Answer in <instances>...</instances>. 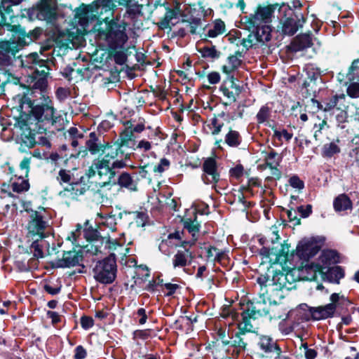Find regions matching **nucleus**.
Returning <instances> with one entry per match:
<instances>
[{
	"label": "nucleus",
	"mask_w": 359,
	"mask_h": 359,
	"mask_svg": "<svg viewBox=\"0 0 359 359\" xmlns=\"http://www.w3.org/2000/svg\"><path fill=\"white\" fill-rule=\"evenodd\" d=\"M26 74L24 75L27 88L32 90V95L40 90L41 93L48 87L47 77L49 67L46 60L39 59L37 53L20 56L15 61Z\"/></svg>",
	"instance_id": "1"
},
{
	"label": "nucleus",
	"mask_w": 359,
	"mask_h": 359,
	"mask_svg": "<svg viewBox=\"0 0 359 359\" xmlns=\"http://www.w3.org/2000/svg\"><path fill=\"white\" fill-rule=\"evenodd\" d=\"M278 4L267 6H259L254 15L245 16L241 22L245 28L252 31L258 43L262 44L271 39V27L269 25Z\"/></svg>",
	"instance_id": "2"
},
{
	"label": "nucleus",
	"mask_w": 359,
	"mask_h": 359,
	"mask_svg": "<svg viewBox=\"0 0 359 359\" xmlns=\"http://www.w3.org/2000/svg\"><path fill=\"white\" fill-rule=\"evenodd\" d=\"M27 239L47 238L52 234V225L49 215L43 208L29 212L25 226Z\"/></svg>",
	"instance_id": "3"
},
{
	"label": "nucleus",
	"mask_w": 359,
	"mask_h": 359,
	"mask_svg": "<svg viewBox=\"0 0 359 359\" xmlns=\"http://www.w3.org/2000/svg\"><path fill=\"white\" fill-rule=\"evenodd\" d=\"M46 90L43 93L40 90L35 92V93L39 95V99L43 100L44 103L34 106L31 111L32 117L38 126V131L40 133L53 126L56 123L57 119V117L54 116L55 110L51 100L46 94Z\"/></svg>",
	"instance_id": "4"
},
{
	"label": "nucleus",
	"mask_w": 359,
	"mask_h": 359,
	"mask_svg": "<svg viewBox=\"0 0 359 359\" xmlns=\"http://www.w3.org/2000/svg\"><path fill=\"white\" fill-rule=\"evenodd\" d=\"M339 256L334 250H324L320 253L316 262L306 264L301 270V274L304 279L312 280L316 278L317 273L331 268L332 265L338 263Z\"/></svg>",
	"instance_id": "5"
},
{
	"label": "nucleus",
	"mask_w": 359,
	"mask_h": 359,
	"mask_svg": "<svg viewBox=\"0 0 359 359\" xmlns=\"http://www.w3.org/2000/svg\"><path fill=\"white\" fill-rule=\"evenodd\" d=\"M271 243L272 246H263L259 254L263 258L269 259V262L273 264L285 262L290 252V245L287 243H279L280 236L276 226L271 229Z\"/></svg>",
	"instance_id": "6"
},
{
	"label": "nucleus",
	"mask_w": 359,
	"mask_h": 359,
	"mask_svg": "<svg viewBox=\"0 0 359 359\" xmlns=\"http://www.w3.org/2000/svg\"><path fill=\"white\" fill-rule=\"evenodd\" d=\"M112 255L98 262L93 269L95 279L101 283L110 284L116 278V263Z\"/></svg>",
	"instance_id": "7"
},
{
	"label": "nucleus",
	"mask_w": 359,
	"mask_h": 359,
	"mask_svg": "<svg viewBox=\"0 0 359 359\" xmlns=\"http://www.w3.org/2000/svg\"><path fill=\"white\" fill-rule=\"evenodd\" d=\"M132 140V133L128 130L121 133L119 138L113 144L105 143V155L102 157L111 162V160L118 158H130V154L125 151L129 142Z\"/></svg>",
	"instance_id": "8"
},
{
	"label": "nucleus",
	"mask_w": 359,
	"mask_h": 359,
	"mask_svg": "<svg viewBox=\"0 0 359 359\" xmlns=\"http://www.w3.org/2000/svg\"><path fill=\"white\" fill-rule=\"evenodd\" d=\"M97 174L102 182V186L108 185L115 177V171H111V162L102 158L95 159L86 171V175L92 177Z\"/></svg>",
	"instance_id": "9"
},
{
	"label": "nucleus",
	"mask_w": 359,
	"mask_h": 359,
	"mask_svg": "<svg viewBox=\"0 0 359 359\" xmlns=\"http://www.w3.org/2000/svg\"><path fill=\"white\" fill-rule=\"evenodd\" d=\"M32 14L36 15V18L40 20H45L47 24L53 27L55 29H57L56 20L58 15L57 13V7L54 4L47 0H42L41 2L33 8Z\"/></svg>",
	"instance_id": "10"
},
{
	"label": "nucleus",
	"mask_w": 359,
	"mask_h": 359,
	"mask_svg": "<svg viewBox=\"0 0 359 359\" xmlns=\"http://www.w3.org/2000/svg\"><path fill=\"white\" fill-rule=\"evenodd\" d=\"M203 174L201 179L206 184H211L216 190L217 183L220 180V174L217 163L214 158L209 157L204 160L202 165Z\"/></svg>",
	"instance_id": "11"
},
{
	"label": "nucleus",
	"mask_w": 359,
	"mask_h": 359,
	"mask_svg": "<svg viewBox=\"0 0 359 359\" xmlns=\"http://www.w3.org/2000/svg\"><path fill=\"white\" fill-rule=\"evenodd\" d=\"M346 97L344 94H335L324 98L321 102L311 99V102L318 109L325 112H334L338 108L341 107L346 102Z\"/></svg>",
	"instance_id": "12"
},
{
	"label": "nucleus",
	"mask_w": 359,
	"mask_h": 359,
	"mask_svg": "<svg viewBox=\"0 0 359 359\" xmlns=\"http://www.w3.org/2000/svg\"><path fill=\"white\" fill-rule=\"evenodd\" d=\"M128 39L125 28L121 25L111 27L105 38L109 48L111 50L123 48Z\"/></svg>",
	"instance_id": "13"
},
{
	"label": "nucleus",
	"mask_w": 359,
	"mask_h": 359,
	"mask_svg": "<svg viewBox=\"0 0 359 359\" xmlns=\"http://www.w3.org/2000/svg\"><path fill=\"white\" fill-rule=\"evenodd\" d=\"M308 309L309 315L315 320H319L332 317L335 312L336 306L334 304H327L323 306L308 307L306 304L300 306V309Z\"/></svg>",
	"instance_id": "14"
},
{
	"label": "nucleus",
	"mask_w": 359,
	"mask_h": 359,
	"mask_svg": "<svg viewBox=\"0 0 359 359\" xmlns=\"http://www.w3.org/2000/svg\"><path fill=\"white\" fill-rule=\"evenodd\" d=\"M83 260V255L81 251H67L63 253L61 259L55 261V266L59 268H69L80 265Z\"/></svg>",
	"instance_id": "15"
},
{
	"label": "nucleus",
	"mask_w": 359,
	"mask_h": 359,
	"mask_svg": "<svg viewBox=\"0 0 359 359\" xmlns=\"http://www.w3.org/2000/svg\"><path fill=\"white\" fill-rule=\"evenodd\" d=\"M319 251V247L316 243L303 240L299 243L297 247V255L300 259L308 260L315 256Z\"/></svg>",
	"instance_id": "16"
},
{
	"label": "nucleus",
	"mask_w": 359,
	"mask_h": 359,
	"mask_svg": "<svg viewBox=\"0 0 359 359\" xmlns=\"http://www.w3.org/2000/svg\"><path fill=\"white\" fill-rule=\"evenodd\" d=\"M268 306L263 294L259 296V299H256L253 302L248 303L246 309L249 311L252 319H257L259 317L267 316Z\"/></svg>",
	"instance_id": "17"
},
{
	"label": "nucleus",
	"mask_w": 359,
	"mask_h": 359,
	"mask_svg": "<svg viewBox=\"0 0 359 359\" xmlns=\"http://www.w3.org/2000/svg\"><path fill=\"white\" fill-rule=\"evenodd\" d=\"M18 60L15 58V50L12 48V44L8 41L0 43V66L8 67Z\"/></svg>",
	"instance_id": "18"
},
{
	"label": "nucleus",
	"mask_w": 359,
	"mask_h": 359,
	"mask_svg": "<svg viewBox=\"0 0 359 359\" xmlns=\"http://www.w3.org/2000/svg\"><path fill=\"white\" fill-rule=\"evenodd\" d=\"M196 219L197 217L195 215L193 219H186L184 220V228L191 234L192 239L189 241H182L181 245L183 248H185V245H189V246L194 245L197 240L198 233L200 229V224L198 222Z\"/></svg>",
	"instance_id": "19"
},
{
	"label": "nucleus",
	"mask_w": 359,
	"mask_h": 359,
	"mask_svg": "<svg viewBox=\"0 0 359 359\" xmlns=\"http://www.w3.org/2000/svg\"><path fill=\"white\" fill-rule=\"evenodd\" d=\"M139 179L136 173L133 175L123 172L118 177L117 184L122 188H126L131 191H137Z\"/></svg>",
	"instance_id": "20"
},
{
	"label": "nucleus",
	"mask_w": 359,
	"mask_h": 359,
	"mask_svg": "<svg viewBox=\"0 0 359 359\" xmlns=\"http://www.w3.org/2000/svg\"><path fill=\"white\" fill-rule=\"evenodd\" d=\"M188 245H185L184 250H179L173 256L172 265L174 268H184L191 263L193 259L192 252L187 248Z\"/></svg>",
	"instance_id": "21"
},
{
	"label": "nucleus",
	"mask_w": 359,
	"mask_h": 359,
	"mask_svg": "<svg viewBox=\"0 0 359 359\" xmlns=\"http://www.w3.org/2000/svg\"><path fill=\"white\" fill-rule=\"evenodd\" d=\"M225 122H229V115L228 114L222 111L215 115L214 117L210 120V124L208 125L212 135H219L221 133Z\"/></svg>",
	"instance_id": "22"
},
{
	"label": "nucleus",
	"mask_w": 359,
	"mask_h": 359,
	"mask_svg": "<svg viewBox=\"0 0 359 359\" xmlns=\"http://www.w3.org/2000/svg\"><path fill=\"white\" fill-rule=\"evenodd\" d=\"M86 150H88L91 154L95 155L100 151L104 152L106 150L105 143H101L98 135L92 132L89 134L88 140L86 141Z\"/></svg>",
	"instance_id": "23"
},
{
	"label": "nucleus",
	"mask_w": 359,
	"mask_h": 359,
	"mask_svg": "<svg viewBox=\"0 0 359 359\" xmlns=\"http://www.w3.org/2000/svg\"><path fill=\"white\" fill-rule=\"evenodd\" d=\"M117 218L116 215H103L102 213H98L96 222L100 229H109L111 231L116 230Z\"/></svg>",
	"instance_id": "24"
},
{
	"label": "nucleus",
	"mask_w": 359,
	"mask_h": 359,
	"mask_svg": "<svg viewBox=\"0 0 359 359\" xmlns=\"http://www.w3.org/2000/svg\"><path fill=\"white\" fill-rule=\"evenodd\" d=\"M87 189L84 184L79 182H74L68 188L60 192V195L71 199H76L79 196L84 194Z\"/></svg>",
	"instance_id": "25"
},
{
	"label": "nucleus",
	"mask_w": 359,
	"mask_h": 359,
	"mask_svg": "<svg viewBox=\"0 0 359 359\" xmlns=\"http://www.w3.org/2000/svg\"><path fill=\"white\" fill-rule=\"evenodd\" d=\"M258 346L264 353H271L280 351V346L276 341L269 336L262 335L259 338Z\"/></svg>",
	"instance_id": "26"
},
{
	"label": "nucleus",
	"mask_w": 359,
	"mask_h": 359,
	"mask_svg": "<svg viewBox=\"0 0 359 359\" xmlns=\"http://www.w3.org/2000/svg\"><path fill=\"white\" fill-rule=\"evenodd\" d=\"M243 55L238 51L228 57L227 64L222 67V71L227 75L232 74L241 65Z\"/></svg>",
	"instance_id": "27"
},
{
	"label": "nucleus",
	"mask_w": 359,
	"mask_h": 359,
	"mask_svg": "<svg viewBox=\"0 0 359 359\" xmlns=\"http://www.w3.org/2000/svg\"><path fill=\"white\" fill-rule=\"evenodd\" d=\"M341 141L339 139L332 140L329 143L325 144L321 150L323 157L330 158L338 155L341 152Z\"/></svg>",
	"instance_id": "28"
},
{
	"label": "nucleus",
	"mask_w": 359,
	"mask_h": 359,
	"mask_svg": "<svg viewBox=\"0 0 359 359\" xmlns=\"http://www.w3.org/2000/svg\"><path fill=\"white\" fill-rule=\"evenodd\" d=\"M333 207L336 212L352 210L353 203L350 198L345 194L337 196L333 201Z\"/></svg>",
	"instance_id": "29"
},
{
	"label": "nucleus",
	"mask_w": 359,
	"mask_h": 359,
	"mask_svg": "<svg viewBox=\"0 0 359 359\" xmlns=\"http://www.w3.org/2000/svg\"><path fill=\"white\" fill-rule=\"evenodd\" d=\"M31 241L30 250L33 253L34 257L36 258H42L44 256L43 249L49 248V243L46 238L27 239Z\"/></svg>",
	"instance_id": "30"
},
{
	"label": "nucleus",
	"mask_w": 359,
	"mask_h": 359,
	"mask_svg": "<svg viewBox=\"0 0 359 359\" xmlns=\"http://www.w3.org/2000/svg\"><path fill=\"white\" fill-rule=\"evenodd\" d=\"M242 334H243V332L239 331L235 334V335L231 338V340L222 338V342L224 345H231L234 347L237 353L244 351L246 348L247 343L241 337Z\"/></svg>",
	"instance_id": "31"
},
{
	"label": "nucleus",
	"mask_w": 359,
	"mask_h": 359,
	"mask_svg": "<svg viewBox=\"0 0 359 359\" xmlns=\"http://www.w3.org/2000/svg\"><path fill=\"white\" fill-rule=\"evenodd\" d=\"M324 278L330 283L339 284V280L344 278V271L341 266H333L327 269L326 272H323Z\"/></svg>",
	"instance_id": "32"
},
{
	"label": "nucleus",
	"mask_w": 359,
	"mask_h": 359,
	"mask_svg": "<svg viewBox=\"0 0 359 359\" xmlns=\"http://www.w3.org/2000/svg\"><path fill=\"white\" fill-rule=\"evenodd\" d=\"M286 314V311L284 309L283 305L278 304L275 302H270L267 310V316L270 319H279L283 318Z\"/></svg>",
	"instance_id": "33"
},
{
	"label": "nucleus",
	"mask_w": 359,
	"mask_h": 359,
	"mask_svg": "<svg viewBox=\"0 0 359 359\" xmlns=\"http://www.w3.org/2000/svg\"><path fill=\"white\" fill-rule=\"evenodd\" d=\"M76 18L78 19V24L86 28L88 26L90 16H89V6L83 5L81 7L78 8L76 11Z\"/></svg>",
	"instance_id": "34"
},
{
	"label": "nucleus",
	"mask_w": 359,
	"mask_h": 359,
	"mask_svg": "<svg viewBox=\"0 0 359 359\" xmlns=\"http://www.w3.org/2000/svg\"><path fill=\"white\" fill-rule=\"evenodd\" d=\"M242 320L238 323V327L240 332L243 334L250 332L252 331L253 326L250 323V319H252L249 311L246 309L241 313Z\"/></svg>",
	"instance_id": "35"
},
{
	"label": "nucleus",
	"mask_w": 359,
	"mask_h": 359,
	"mask_svg": "<svg viewBox=\"0 0 359 359\" xmlns=\"http://www.w3.org/2000/svg\"><path fill=\"white\" fill-rule=\"evenodd\" d=\"M224 142L230 147H238L242 142V137L238 131L230 129L224 137Z\"/></svg>",
	"instance_id": "36"
},
{
	"label": "nucleus",
	"mask_w": 359,
	"mask_h": 359,
	"mask_svg": "<svg viewBox=\"0 0 359 359\" xmlns=\"http://www.w3.org/2000/svg\"><path fill=\"white\" fill-rule=\"evenodd\" d=\"M298 27L296 19L287 18L283 23L282 32L284 34L292 36L297 32Z\"/></svg>",
	"instance_id": "37"
},
{
	"label": "nucleus",
	"mask_w": 359,
	"mask_h": 359,
	"mask_svg": "<svg viewBox=\"0 0 359 359\" xmlns=\"http://www.w3.org/2000/svg\"><path fill=\"white\" fill-rule=\"evenodd\" d=\"M295 50H302L308 48L313 45L312 38L310 34H302L298 36L295 40Z\"/></svg>",
	"instance_id": "38"
},
{
	"label": "nucleus",
	"mask_w": 359,
	"mask_h": 359,
	"mask_svg": "<svg viewBox=\"0 0 359 359\" xmlns=\"http://www.w3.org/2000/svg\"><path fill=\"white\" fill-rule=\"evenodd\" d=\"M20 140L22 142V144H24L25 147H27L28 148L34 147V146L36 144L34 134L29 128H26L22 130V133L20 135Z\"/></svg>",
	"instance_id": "39"
},
{
	"label": "nucleus",
	"mask_w": 359,
	"mask_h": 359,
	"mask_svg": "<svg viewBox=\"0 0 359 359\" xmlns=\"http://www.w3.org/2000/svg\"><path fill=\"white\" fill-rule=\"evenodd\" d=\"M104 239H106L105 248L111 251L116 250L118 248L122 247L126 243L124 233H122L118 238H112L109 236L103 238V241Z\"/></svg>",
	"instance_id": "40"
},
{
	"label": "nucleus",
	"mask_w": 359,
	"mask_h": 359,
	"mask_svg": "<svg viewBox=\"0 0 359 359\" xmlns=\"http://www.w3.org/2000/svg\"><path fill=\"white\" fill-rule=\"evenodd\" d=\"M201 43H198V46ZM198 52L201 54V56L204 58L214 60L219 57L220 53L218 52L215 46H202L198 47Z\"/></svg>",
	"instance_id": "41"
},
{
	"label": "nucleus",
	"mask_w": 359,
	"mask_h": 359,
	"mask_svg": "<svg viewBox=\"0 0 359 359\" xmlns=\"http://www.w3.org/2000/svg\"><path fill=\"white\" fill-rule=\"evenodd\" d=\"M282 156L273 149H271L265 156V161L269 168L279 166Z\"/></svg>",
	"instance_id": "42"
},
{
	"label": "nucleus",
	"mask_w": 359,
	"mask_h": 359,
	"mask_svg": "<svg viewBox=\"0 0 359 359\" xmlns=\"http://www.w3.org/2000/svg\"><path fill=\"white\" fill-rule=\"evenodd\" d=\"M11 188L13 191L17 193L26 191L29 188L28 180L19 177L11 183Z\"/></svg>",
	"instance_id": "43"
},
{
	"label": "nucleus",
	"mask_w": 359,
	"mask_h": 359,
	"mask_svg": "<svg viewBox=\"0 0 359 359\" xmlns=\"http://www.w3.org/2000/svg\"><path fill=\"white\" fill-rule=\"evenodd\" d=\"M177 15V13L174 10L169 9L162 21L159 22V27L162 29H167L170 27V25H173L175 22H172L174 19H176Z\"/></svg>",
	"instance_id": "44"
},
{
	"label": "nucleus",
	"mask_w": 359,
	"mask_h": 359,
	"mask_svg": "<svg viewBox=\"0 0 359 359\" xmlns=\"http://www.w3.org/2000/svg\"><path fill=\"white\" fill-rule=\"evenodd\" d=\"M225 25L221 20H215L213 27L210 28L208 31L207 35L210 38H215L219 34L224 33Z\"/></svg>",
	"instance_id": "45"
},
{
	"label": "nucleus",
	"mask_w": 359,
	"mask_h": 359,
	"mask_svg": "<svg viewBox=\"0 0 359 359\" xmlns=\"http://www.w3.org/2000/svg\"><path fill=\"white\" fill-rule=\"evenodd\" d=\"M347 79L350 81L357 80L359 81V59L354 60L348 68Z\"/></svg>",
	"instance_id": "46"
},
{
	"label": "nucleus",
	"mask_w": 359,
	"mask_h": 359,
	"mask_svg": "<svg viewBox=\"0 0 359 359\" xmlns=\"http://www.w3.org/2000/svg\"><path fill=\"white\" fill-rule=\"evenodd\" d=\"M271 109L267 105H263L256 115V119L258 123H263L267 121L271 116Z\"/></svg>",
	"instance_id": "47"
},
{
	"label": "nucleus",
	"mask_w": 359,
	"mask_h": 359,
	"mask_svg": "<svg viewBox=\"0 0 359 359\" xmlns=\"http://www.w3.org/2000/svg\"><path fill=\"white\" fill-rule=\"evenodd\" d=\"M72 177L73 175L70 170L61 169L58 172L57 180L61 185L63 184H69L70 186L71 184L74 183Z\"/></svg>",
	"instance_id": "48"
},
{
	"label": "nucleus",
	"mask_w": 359,
	"mask_h": 359,
	"mask_svg": "<svg viewBox=\"0 0 359 359\" xmlns=\"http://www.w3.org/2000/svg\"><path fill=\"white\" fill-rule=\"evenodd\" d=\"M119 5L125 6L129 8L130 13L140 12V5L137 0H118Z\"/></svg>",
	"instance_id": "49"
},
{
	"label": "nucleus",
	"mask_w": 359,
	"mask_h": 359,
	"mask_svg": "<svg viewBox=\"0 0 359 359\" xmlns=\"http://www.w3.org/2000/svg\"><path fill=\"white\" fill-rule=\"evenodd\" d=\"M292 137V134L289 133L287 130H278L277 129H274L273 135L272 138L274 140H278L281 142L283 138L285 139L287 142H289Z\"/></svg>",
	"instance_id": "50"
},
{
	"label": "nucleus",
	"mask_w": 359,
	"mask_h": 359,
	"mask_svg": "<svg viewBox=\"0 0 359 359\" xmlns=\"http://www.w3.org/2000/svg\"><path fill=\"white\" fill-rule=\"evenodd\" d=\"M177 245H178L177 243L172 242L167 238L160 243L158 249L162 253L168 255L170 253V248Z\"/></svg>",
	"instance_id": "51"
},
{
	"label": "nucleus",
	"mask_w": 359,
	"mask_h": 359,
	"mask_svg": "<svg viewBox=\"0 0 359 359\" xmlns=\"http://www.w3.org/2000/svg\"><path fill=\"white\" fill-rule=\"evenodd\" d=\"M348 108V104H347V103L346 102L343 104L342 108L339 107V108H338L337 110H336V111L338 112L336 114V119H337V122H339V123H345L347 121V118H348V112H347Z\"/></svg>",
	"instance_id": "52"
},
{
	"label": "nucleus",
	"mask_w": 359,
	"mask_h": 359,
	"mask_svg": "<svg viewBox=\"0 0 359 359\" xmlns=\"http://www.w3.org/2000/svg\"><path fill=\"white\" fill-rule=\"evenodd\" d=\"M250 32L251 33L247 38H244L241 41V45L245 47L247 50L257 45V43H258L256 36L254 34L252 31Z\"/></svg>",
	"instance_id": "53"
},
{
	"label": "nucleus",
	"mask_w": 359,
	"mask_h": 359,
	"mask_svg": "<svg viewBox=\"0 0 359 359\" xmlns=\"http://www.w3.org/2000/svg\"><path fill=\"white\" fill-rule=\"evenodd\" d=\"M220 91L222 93L223 95L230 101H236L237 96L239 95L236 90H231L227 86L222 85L220 87Z\"/></svg>",
	"instance_id": "54"
},
{
	"label": "nucleus",
	"mask_w": 359,
	"mask_h": 359,
	"mask_svg": "<svg viewBox=\"0 0 359 359\" xmlns=\"http://www.w3.org/2000/svg\"><path fill=\"white\" fill-rule=\"evenodd\" d=\"M328 128L327 122L325 119H323L319 123H315L313 129L315 130L313 137L316 141L319 140L322 135V131L325 128Z\"/></svg>",
	"instance_id": "55"
},
{
	"label": "nucleus",
	"mask_w": 359,
	"mask_h": 359,
	"mask_svg": "<svg viewBox=\"0 0 359 359\" xmlns=\"http://www.w3.org/2000/svg\"><path fill=\"white\" fill-rule=\"evenodd\" d=\"M189 22L190 24V33L192 34L199 33L202 27L201 18H191Z\"/></svg>",
	"instance_id": "56"
},
{
	"label": "nucleus",
	"mask_w": 359,
	"mask_h": 359,
	"mask_svg": "<svg viewBox=\"0 0 359 359\" xmlns=\"http://www.w3.org/2000/svg\"><path fill=\"white\" fill-rule=\"evenodd\" d=\"M347 95L351 98H359V83L351 82L346 88Z\"/></svg>",
	"instance_id": "57"
},
{
	"label": "nucleus",
	"mask_w": 359,
	"mask_h": 359,
	"mask_svg": "<svg viewBox=\"0 0 359 359\" xmlns=\"http://www.w3.org/2000/svg\"><path fill=\"white\" fill-rule=\"evenodd\" d=\"M222 86H227L231 90H236L238 94L241 93V88L236 83V81L232 74L228 75L227 79L224 82Z\"/></svg>",
	"instance_id": "58"
},
{
	"label": "nucleus",
	"mask_w": 359,
	"mask_h": 359,
	"mask_svg": "<svg viewBox=\"0 0 359 359\" xmlns=\"http://www.w3.org/2000/svg\"><path fill=\"white\" fill-rule=\"evenodd\" d=\"M348 157L353 165L355 164L359 167V144H356L355 147L350 151Z\"/></svg>",
	"instance_id": "59"
},
{
	"label": "nucleus",
	"mask_w": 359,
	"mask_h": 359,
	"mask_svg": "<svg viewBox=\"0 0 359 359\" xmlns=\"http://www.w3.org/2000/svg\"><path fill=\"white\" fill-rule=\"evenodd\" d=\"M170 163L168 159L163 158L161 159L159 163L154 168L155 172L162 173L167 170L170 167Z\"/></svg>",
	"instance_id": "60"
},
{
	"label": "nucleus",
	"mask_w": 359,
	"mask_h": 359,
	"mask_svg": "<svg viewBox=\"0 0 359 359\" xmlns=\"http://www.w3.org/2000/svg\"><path fill=\"white\" fill-rule=\"evenodd\" d=\"M289 184L292 187L299 190L304 188V182L296 175L289 179Z\"/></svg>",
	"instance_id": "61"
},
{
	"label": "nucleus",
	"mask_w": 359,
	"mask_h": 359,
	"mask_svg": "<svg viewBox=\"0 0 359 359\" xmlns=\"http://www.w3.org/2000/svg\"><path fill=\"white\" fill-rule=\"evenodd\" d=\"M135 223L138 226H144L147 222L148 216L144 212H134Z\"/></svg>",
	"instance_id": "62"
},
{
	"label": "nucleus",
	"mask_w": 359,
	"mask_h": 359,
	"mask_svg": "<svg viewBox=\"0 0 359 359\" xmlns=\"http://www.w3.org/2000/svg\"><path fill=\"white\" fill-rule=\"evenodd\" d=\"M97 5L105 11H112L115 8V0H97Z\"/></svg>",
	"instance_id": "63"
},
{
	"label": "nucleus",
	"mask_w": 359,
	"mask_h": 359,
	"mask_svg": "<svg viewBox=\"0 0 359 359\" xmlns=\"http://www.w3.org/2000/svg\"><path fill=\"white\" fill-rule=\"evenodd\" d=\"M130 158H118L111 163V171H114L115 169H121L126 167L127 161Z\"/></svg>",
	"instance_id": "64"
}]
</instances>
